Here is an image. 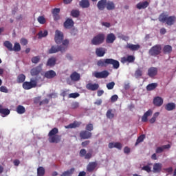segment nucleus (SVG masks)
Instances as JSON below:
<instances>
[{
	"mask_svg": "<svg viewBox=\"0 0 176 176\" xmlns=\"http://www.w3.org/2000/svg\"><path fill=\"white\" fill-rule=\"evenodd\" d=\"M54 41L57 45H60V43H62V45L58 47L52 45L51 48L48 50L49 54H54V53H58V52L64 53V52H65L67 49H68L69 41L67 39L64 41V34L61 31L56 30Z\"/></svg>",
	"mask_w": 176,
	"mask_h": 176,
	"instance_id": "obj_1",
	"label": "nucleus"
},
{
	"mask_svg": "<svg viewBox=\"0 0 176 176\" xmlns=\"http://www.w3.org/2000/svg\"><path fill=\"white\" fill-rule=\"evenodd\" d=\"M98 67H108V65H113V69H118L120 67V63L118 60L113 58L100 59L97 62Z\"/></svg>",
	"mask_w": 176,
	"mask_h": 176,
	"instance_id": "obj_2",
	"label": "nucleus"
},
{
	"mask_svg": "<svg viewBox=\"0 0 176 176\" xmlns=\"http://www.w3.org/2000/svg\"><path fill=\"white\" fill-rule=\"evenodd\" d=\"M159 21L161 23H166L167 25H174L176 21V16H168V14H166L165 13H162L159 18Z\"/></svg>",
	"mask_w": 176,
	"mask_h": 176,
	"instance_id": "obj_3",
	"label": "nucleus"
},
{
	"mask_svg": "<svg viewBox=\"0 0 176 176\" xmlns=\"http://www.w3.org/2000/svg\"><path fill=\"white\" fill-rule=\"evenodd\" d=\"M38 86V78H31L30 81H25L23 83V89L24 90H31Z\"/></svg>",
	"mask_w": 176,
	"mask_h": 176,
	"instance_id": "obj_4",
	"label": "nucleus"
},
{
	"mask_svg": "<svg viewBox=\"0 0 176 176\" xmlns=\"http://www.w3.org/2000/svg\"><path fill=\"white\" fill-rule=\"evenodd\" d=\"M105 41V34L103 33H100L96 36H94L91 43L92 45H95V46H98V45H101V43H104Z\"/></svg>",
	"mask_w": 176,
	"mask_h": 176,
	"instance_id": "obj_5",
	"label": "nucleus"
},
{
	"mask_svg": "<svg viewBox=\"0 0 176 176\" xmlns=\"http://www.w3.org/2000/svg\"><path fill=\"white\" fill-rule=\"evenodd\" d=\"M160 53H162V45H155L153 46L148 51L149 55L154 57L159 56Z\"/></svg>",
	"mask_w": 176,
	"mask_h": 176,
	"instance_id": "obj_6",
	"label": "nucleus"
},
{
	"mask_svg": "<svg viewBox=\"0 0 176 176\" xmlns=\"http://www.w3.org/2000/svg\"><path fill=\"white\" fill-rule=\"evenodd\" d=\"M93 76L98 79H105L109 76V72H108L107 70L102 71L100 72H95L93 74Z\"/></svg>",
	"mask_w": 176,
	"mask_h": 176,
	"instance_id": "obj_7",
	"label": "nucleus"
},
{
	"mask_svg": "<svg viewBox=\"0 0 176 176\" xmlns=\"http://www.w3.org/2000/svg\"><path fill=\"white\" fill-rule=\"evenodd\" d=\"M93 135V133L91 132H89V131H82L80 133V138L81 140H89L91 138Z\"/></svg>",
	"mask_w": 176,
	"mask_h": 176,
	"instance_id": "obj_8",
	"label": "nucleus"
},
{
	"mask_svg": "<svg viewBox=\"0 0 176 176\" xmlns=\"http://www.w3.org/2000/svg\"><path fill=\"white\" fill-rule=\"evenodd\" d=\"M48 141L50 144H58V142H60L61 141V135H55L53 136H49Z\"/></svg>",
	"mask_w": 176,
	"mask_h": 176,
	"instance_id": "obj_9",
	"label": "nucleus"
},
{
	"mask_svg": "<svg viewBox=\"0 0 176 176\" xmlns=\"http://www.w3.org/2000/svg\"><path fill=\"white\" fill-rule=\"evenodd\" d=\"M74 24L75 23L72 19L67 18L63 23V27H65V28L67 30H71V28L74 27Z\"/></svg>",
	"mask_w": 176,
	"mask_h": 176,
	"instance_id": "obj_10",
	"label": "nucleus"
},
{
	"mask_svg": "<svg viewBox=\"0 0 176 176\" xmlns=\"http://www.w3.org/2000/svg\"><path fill=\"white\" fill-rule=\"evenodd\" d=\"M135 61V57L133 55H129L127 57L121 58V63L124 64L125 63H134Z\"/></svg>",
	"mask_w": 176,
	"mask_h": 176,
	"instance_id": "obj_11",
	"label": "nucleus"
},
{
	"mask_svg": "<svg viewBox=\"0 0 176 176\" xmlns=\"http://www.w3.org/2000/svg\"><path fill=\"white\" fill-rule=\"evenodd\" d=\"M147 75H148L149 78H155L157 75V67H150L148 69Z\"/></svg>",
	"mask_w": 176,
	"mask_h": 176,
	"instance_id": "obj_12",
	"label": "nucleus"
},
{
	"mask_svg": "<svg viewBox=\"0 0 176 176\" xmlns=\"http://www.w3.org/2000/svg\"><path fill=\"white\" fill-rule=\"evenodd\" d=\"M86 87L87 90H91V91H96V90H98L100 87V85L97 83H94V84L88 83L87 84Z\"/></svg>",
	"mask_w": 176,
	"mask_h": 176,
	"instance_id": "obj_13",
	"label": "nucleus"
},
{
	"mask_svg": "<svg viewBox=\"0 0 176 176\" xmlns=\"http://www.w3.org/2000/svg\"><path fill=\"white\" fill-rule=\"evenodd\" d=\"M97 8L98 10H104L107 8V0H100L97 3Z\"/></svg>",
	"mask_w": 176,
	"mask_h": 176,
	"instance_id": "obj_14",
	"label": "nucleus"
},
{
	"mask_svg": "<svg viewBox=\"0 0 176 176\" xmlns=\"http://www.w3.org/2000/svg\"><path fill=\"white\" fill-rule=\"evenodd\" d=\"M116 41V36L113 34V33H110L107 34L106 38V43H113Z\"/></svg>",
	"mask_w": 176,
	"mask_h": 176,
	"instance_id": "obj_15",
	"label": "nucleus"
},
{
	"mask_svg": "<svg viewBox=\"0 0 176 176\" xmlns=\"http://www.w3.org/2000/svg\"><path fill=\"white\" fill-rule=\"evenodd\" d=\"M163 102V98L160 96H157L153 99V104L155 107H162Z\"/></svg>",
	"mask_w": 176,
	"mask_h": 176,
	"instance_id": "obj_16",
	"label": "nucleus"
},
{
	"mask_svg": "<svg viewBox=\"0 0 176 176\" xmlns=\"http://www.w3.org/2000/svg\"><path fill=\"white\" fill-rule=\"evenodd\" d=\"M56 75V72H54V70H49L45 73L44 76L47 79H53V78H54Z\"/></svg>",
	"mask_w": 176,
	"mask_h": 176,
	"instance_id": "obj_17",
	"label": "nucleus"
},
{
	"mask_svg": "<svg viewBox=\"0 0 176 176\" xmlns=\"http://www.w3.org/2000/svg\"><path fill=\"white\" fill-rule=\"evenodd\" d=\"M141 47V45H140L139 44H130L128 43L126 45V49H130L132 52H136L137 50H140Z\"/></svg>",
	"mask_w": 176,
	"mask_h": 176,
	"instance_id": "obj_18",
	"label": "nucleus"
},
{
	"mask_svg": "<svg viewBox=\"0 0 176 176\" xmlns=\"http://www.w3.org/2000/svg\"><path fill=\"white\" fill-rule=\"evenodd\" d=\"M70 79L72 80V82H78V80H80V74L76 72H74L70 75Z\"/></svg>",
	"mask_w": 176,
	"mask_h": 176,
	"instance_id": "obj_19",
	"label": "nucleus"
},
{
	"mask_svg": "<svg viewBox=\"0 0 176 176\" xmlns=\"http://www.w3.org/2000/svg\"><path fill=\"white\" fill-rule=\"evenodd\" d=\"M152 113H153V111H152L151 109H148L142 117V122H144V123L148 122V118L149 116H152Z\"/></svg>",
	"mask_w": 176,
	"mask_h": 176,
	"instance_id": "obj_20",
	"label": "nucleus"
},
{
	"mask_svg": "<svg viewBox=\"0 0 176 176\" xmlns=\"http://www.w3.org/2000/svg\"><path fill=\"white\" fill-rule=\"evenodd\" d=\"M148 6H149V2L148 1L140 2L136 5V8L139 9V10H141V9H146Z\"/></svg>",
	"mask_w": 176,
	"mask_h": 176,
	"instance_id": "obj_21",
	"label": "nucleus"
},
{
	"mask_svg": "<svg viewBox=\"0 0 176 176\" xmlns=\"http://www.w3.org/2000/svg\"><path fill=\"white\" fill-rule=\"evenodd\" d=\"M96 54L98 57H104L105 56V49L102 47L96 48Z\"/></svg>",
	"mask_w": 176,
	"mask_h": 176,
	"instance_id": "obj_22",
	"label": "nucleus"
},
{
	"mask_svg": "<svg viewBox=\"0 0 176 176\" xmlns=\"http://www.w3.org/2000/svg\"><path fill=\"white\" fill-rule=\"evenodd\" d=\"M41 71H42V69L39 67H36L31 69L30 74L32 76H36L41 74Z\"/></svg>",
	"mask_w": 176,
	"mask_h": 176,
	"instance_id": "obj_23",
	"label": "nucleus"
},
{
	"mask_svg": "<svg viewBox=\"0 0 176 176\" xmlns=\"http://www.w3.org/2000/svg\"><path fill=\"white\" fill-rule=\"evenodd\" d=\"M57 59L55 57H51L47 60V67H54L56 65V63Z\"/></svg>",
	"mask_w": 176,
	"mask_h": 176,
	"instance_id": "obj_24",
	"label": "nucleus"
},
{
	"mask_svg": "<svg viewBox=\"0 0 176 176\" xmlns=\"http://www.w3.org/2000/svg\"><path fill=\"white\" fill-rule=\"evenodd\" d=\"M79 5L82 8V9H87V8H90V2L89 0H81Z\"/></svg>",
	"mask_w": 176,
	"mask_h": 176,
	"instance_id": "obj_25",
	"label": "nucleus"
},
{
	"mask_svg": "<svg viewBox=\"0 0 176 176\" xmlns=\"http://www.w3.org/2000/svg\"><path fill=\"white\" fill-rule=\"evenodd\" d=\"M96 167H97V162H91L88 164L87 170L89 173H92V171L96 170Z\"/></svg>",
	"mask_w": 176,
	"mask_h": 176,
	"instance_id": "obj_26",
	"label": "nucleus"
},
{
	"mask_svg": "<svg viewBox=\"0 0 176 176\" xmlns=\"http://www.w3.org/2000/svg\"><path fill=\"white\" fill-rule=\"evenodd\" d=\"M82 124V122L74 121L73 123L69 124L66 126V129H76V127H79Z\"/></svg>",
	"mask_w": 176,
	"mask_h": 176,
	"instance_id": "obj_27",
	"label": "nucleus"
},
{
	"mask_svg": "<svg viewBox=\"0 0 176 176\" xmlns=\"http://www.w3.org/2000/svg\"><path fill=\"white\" fill-rule=\"evenodd\" d=\"M175 108H176V105H175V103L174 102H169L165 105L166 111H174Z\"/></svg>",
	"mask_w": 176,
	"mask_h": 176,
	"instance_id": "obj_28",
	"label": "nucleus"
},
{
	"mask_svg": "<svg viewBox=\"0 0 176 176\" xmlns=\"http://www.w3.org/2000/svg\"><path fill=\"white\" fill-rule=\"evenodd\" d=\"M170 148H171V145L170 144L163 145L161 147H157L156 148V153H162L164 149H170Z\"/></svg>",
	"mask_w": 176,
	"mask_h": 176,
	"instance_id": "obj_29",
	"label": "nucleus"
},
{
	"mask_svg": "<svg viewBox=\"0 0 176 176\" xmlns=\"http://www.w3.org/2000/svg\"><path fill=\"white\" fill-rule=\"evenodd\" d=\"M74 173H75V168H72L62 173L60 176H72V174H74Z\"/></svg>",
	"mask_w": 176,
	"mask_h": 176,
	"instance_id": "obj_30",
	"label": "nucleus"
},
{
	"mask_svg": "<svg viewBox=\"0 0 176 176\" xmlns=\"http://www.w3.org/2000/svg\"><path fill=\"white\" fill-rule=\"evenodd\" d=\"M162 164L161 163H155L153 165V173H160V171H162Z\"/></svg>",
	"mask_w": 176,
	"mask_h": 176,
	"instance_id": "obj_31",
	"label": "nucleus"
},
{
	"mask_svg": "<svg viewBox=\"0 0 176 176\" xmlns=\"http://www.w3.org/2000/svg\"><path fill=\"white\" fill-rule=\"evenodd\" d=\"M116 6H115V3L113 1H108L106 3V8L108 10H114Z\"/></svg>",
	"mask_w": 176,
	"mask_h": 176,
	"instance_id": "obj_32",
	"label": "nucleus"
},
{
	"mask_svg": "<svg viewBox=\"0 0 176 176\" xmlns=\"http://www.w3.org/2000/svg\"><path fill=\"white\" fill-rule=\"evenodd\" d=\"M156 87H157V82H153V83L148 84L146 86V89L147 91H152V90H155Z\"/></svg>",
	"mask_w": 176,
	"mask_h": 176,
	"instance_id": "obj_33",
	"label": "nucleus"
},
{
	"mask_svg": "<svg viewBox=\"0 0 176 176\" xmlns=\"http://www.w3.org/2000/svg\"><path fill=\"white\" fill-rule=\"evenodd\" d=\"M16 111L19 115H23V113H25V107L21 105H18L16 107Z\"/></svg>",
	"mask_w": 176,
	"mask_h": 176,
	"instance_id": "obj_34",
	"label": "nucleus"
},
{
	"mask_svg": "<svg viewBox=\"0 0 176 176\" xmlns=\"http://www.w3.org/2000/svg\"><path fill=\"white\" fill-rule=\"evenodd\" d=\"M0 113L1 114V116L3 118H5L6 116H8V115L10 114V110H9L8 109H4L3 107H1Z\"/></svg>",
	"mask_w": 176,
	"mask_h": 176,
	"instance_id": "obj_35",
	"label": "nucleus"
},
{
	"mask_svg": "<svg viewBox=\"0 0 176 176\" xmlns=\"http://www.w3.org/2000/svg\"><path fill=\"white\" fill-rule=\"evenodd\" d=\"M25 80V75L23 74H19L17 76L16 82L17 83H24V81Z\"/></svg>",
	"mask_w": 176,
	"mask_h": 176,
	"instance_id": "obj_36",
	"label": "nucleus"
},
{
	"mask_svg": "<svg viewBox=\"0 0 176 176\" xmlns=\"http://www.w3.org/2000/svg\"><path fill=\"white\" fill-rule=\"evenodd\" d=\"M113 112V110H112V109L107 110L106 113V116L107 119H113V118H115V114Z\"/></svg>",
	"mask_w": 176,
	"mask_h": 176,
	"instance_id": "obj_37",
	"label": "nucleus"
},
{
	"mask_svg": "<svg viewBox=\"0 0 176 176\" xmlns=\"http://www.w3.org/2000/svg\"><path fill=\"white\" fill-rule=\"evenodd\" d=\"M163 52L165 54H167L170 52H173V47H171L170 45H166L164 47Z\"/></svg>",
	"mask_w": 176,
	"mask_h": 176,
	"instance_id": "obj_38",
	"label": "nucleus"
},
{
	"mask_svg": "<svg viewBox=\"0 0 176 176\" xmlns=\"http://www.w3.org/2000/svg\"><path fill=\"white\" fill-rule=\"evenodd\" d=\"M49 32H47V30H44V32L41 30L38 33V39H41V38H45V36H47Z\"/></svg>",
	"mask_w": 176,
	"mask_h": 176,
	"instance_id": "obj_39",
	"label": "nucleus"
},
{
	"mask_svg": "<svg viewBox=\"0 0 176 176\" xmlns=\"http://www.w3.org/2000/svg\"><path fill=\"white\" fill-rule=\"evenodd\" d=\"M3 45L6 47H7L8 50H10V52H13V45L12 44V43L6 41L4 42Z\"/></svg>",
	"mask_w": 176,
	"mask_h": 176,
	"instance_id": "obj_40",
	"label": "nucleus"
},
{
	"mask_svg": "<svg viewBox=\"0 0 176 176\" xmlns=\"http://www.w3.org/2000/svg\"><path fill=\"white\" fill-rule=\"evenodd\" d=\"M57 134H58V129L55 127L49 132L48 137H53V135H57Z\"/></svg>",
	"mask_w": 176,
	"mask_h": 176,
	"instance_id": "obj_41",
	"label": "nucleus"
},
{
	"mask_svg": "<svg viewBox=\"0 0 176 176\" xmlns=\"http://www.w3.org/2000/svg\"><path fill=\"white\" fill-rule=\"evenodd\" d=\"M144 140H145V135H140L136 140L135 146H137V145H138L139 144H141V142H144Z\"/></svg>",
	"mask_w": 176,
	"mask_h": 176,
	"instance_id": "obj_42",
	"label": "nucleus"
},
{
	"mask_svg": "<svg viewBox=\"0 0 176 176\" xmlns=\"http://www.w3.org/2000/svg\"><path fill=\"white\" fill-rule=\"evenodd\" d=\"M37 175L38 176L45 175V168H43V166H39L37 168Z\"/></svg>",
	"mask_w": 176,
	"mask_h": 176,
	"instance_id": "obj_43",
	"label": "nucleus"
},
{
	"mask_svg": "<svg viewBox=\"0 0 176 176\" xmlns=\"http://www.w3.org/2000/svg\"><path fill=\"white\" fill-rule=\"evenodd\" d=\"M142 76V70L140 68L137 69L135 72V77L138 79V78H141Z\"/></svg>",
	"mask_w": 176,
	"mask_h": 176,
	"instance_id": "obj_44",
	"label": "nucleus"
},
{
	"mask_svg": "<svg viewBox=\"0 0 176 176\" xmlns=\"http://www.w3.org/2000/svg\"><path fill=\"white\" fill-rule=\"evenodd\" d=\"M80 14V12L78 10H73L71 12V16L72 17H76V18L79 17Z\"/></svg>",
	"mask_w": 176,
	"mask_h": 176,
	"instance_id": "obj_45",
	"label": "nucleus"
},
{
	"mask_svg": "<svg viewBox=\"0 0 176 176\" xmlns=\"http://www.w3.org/2000/svg\"><path fill=\"white\" fill-rule=\"evenodd\" d=\"M12 49L14 52H20V50H21V46L20 45V43H15Z\"/></svg>",
	"mask_w": 176,
	"mask_h": 176,
	"instance_id": "obj_46",
	"label": "nucleus"
},
{
	"mask_svg": "<svg viewBox=\"0 0 176 176\" xmlns=\"http://www.w3.org/2000/svg\"><path fill=\"white\" fill-rule=\"evenodd\" d=\"M39 61H41V56H36L32 58V63L33 64H38V63H39Z\"/></svg>",
	"mask_w": 176,
	"mask_h": 176,
	"instance_id": "obj_47",
	"label": "nucleus"
},
{
	"mask_svg": "<svg viewBox=\"0 0 176 176\" xmlns=\"http://www.w3.org/2000/svg\"><path fill=\"white\" fill-rule=\"evenodd\" d=\"M87 131H93V130H94V126H93V124L91 123H89L88 124L86 125V127H85Z\"/></svg>",
	"mask_w": 176,
	"mask_h": 176,
	"instance_id": "obj_48",
	"label": "nucleus"
},
{
	"mask_svg": "<svg viewBox=\"0 0 176 176\" xmlns=\"http://www.w3.org/2000/svg\"><path fill=\"white\" fill-rule=\"evenodd\" d=\"M37 21L40 24H45L46 23V19H45V16H40L38 17Z\"/></svg>",
	"mask_w": 176,
	"mask_h": 176,
	"instance_id": "obj_49",
	"label": "nucleus"
},
{
	"mask_svg": "<svg viewBox=\"0 0 176 176\" xmlns=\"http://www.w3.org/2000/svg\"><path fill=\"white\" fill-rule=\"evenodd\" d=\"M106 86H107L108 90H112V89H113V87H115V82L112 81L111 82H109L107 84Z\"/></svg>",
	"mask_w": 176,
	"mask_h": 176,
	"instance_id": "obj_50",
	"label": "nucleus"
},
{
	"mask_svg": "<svg viewBox=\"0 0 176 176\" xmlns=\"http://www.w3.org/2000/svg\"><path fill=\"white\" fill-rule=\"evenodd\" d=\"M85 159L87 160H89L93 157V151L89 152L85 154V157H84Z\"/></svg>",
	"mask_w": 176,
	"mask_h": 176,
	"instance_id": "obj_51",
	"label": "nucleus"
},
{
	"mask_svg": "<svg viewBox=\"0 0 176 176\" xmlns=\"http://www.w3.org/2000/svg\"><path fill=\"white\" fill-rule=\"evenodd\" d=\"M86 153H87V151H86V149L82 148L80 151V157H85L86 156Z\"/></svg>",
	"mask_w": 176,
	"mask_h": 176,
	"instance_id": "obj_52",
	"label": "nucleus"
},
{
	"mask_svg": "<svg viewBox=\"0 0 176 176\" xmlns=\"http://www.w3.org/2000/svg\"><path fill=\"white\" fill-rule=\"evenodd\" d=\"M79 108V102H74L72 104V109H76Z\"/></svg>",
	"mask_w": 176,
	"mask_h": 176,
	"instance_id": "obj_53",
	"label": "nucleus"
},
{
	"mask_svg": "<svg viewBox=\"0 0 176 176\" xmlns=\"http://www.w3.org/2000/svg\"><path fill=\"white\" fill-rule=\"evenodd\" d=\"M77 97H79L78 93H72L69 95V98H77Z\"/></svg>",
	"mask_w": 176,
	"mask_h": 176,
	"instance_id": "obj_54",
	"label": "nucleus"
},
{
	"mask_svg": "<svg viewBox=\"0 0 176 176\" xmlns=\"http://www.w3.org/2000/svg\"><path fill=\"white\" fill-rule=\"evenodd\" d=\"M0 91H1V93H8L9 90H8V88L5 86H1L0 87Z\"/></svg>",
	"mask_w": 176,
	"mask_h": 176,
	"instance_id": "obj_55",
	"label": "nucleus"
},
{
	"mask_svg": "<svg viewBox=\"0 0 176 176\" xmlns=\"http://www.w3.org/2000/svg\"><path fill=\"white\" fill-rule=\"evenodd\" d=\"M47 104H49V99H45L39 102L40 106L46 105Z\"/></svg>",
	"mask_w": 176,
	"mask_h": 176,
	"instance_id": "obj_56",
	"label": "nucleus"
},
{
	"mask_svg": "<svg viewBox=\"0 0 176 176\" xmlns=\"http://www.w3.org/2000/svg\"><path fill=\"white\" fill-rule=\"evenodd\" d=\"M20 42L21 45H22L23 46H25V45L28 43V41H27V39H25V38H22Z\"/></svg>",
	"mask_w": 176,
	"mask_h": 176,
	"instance_id": "obj_57",
	"label": "nucleus"
},
{
	"mask_svg": "<svg viewBox=\"0 0 176 176\" xmlns=\"http://www.w3.org/2000/svg\"><path fill=\"white\" fill-rule=\"evenodd\" d=\"M114 148L120 150L122 149V144L120 142L114 143Z\"/></svg>",
	"mask_w": 176,
	"mask_h": 176,
	"instance_id": "obj_58",
	"label": "nucleus"
},
{
	"mask_svg": "<svg viewBox=\"0 0 176 176\" xmlns=\"http://www.w3.org/2000/svg\"><path fill=\"white\" fill-rule=\"evenodd\" d=\"M142 170L146 171L147 173H151V168L149 166L146 165L142 168Z\"/></svg>",
	"mask_w": 176,
	"mask_h": 176,
	"instance_id": "obj_59",
	"label": "nucleus"
},
{
	"mask_svg": "<svg viewBox=\"0 0 176 176\" xmlns=\"http://www.w3.org/2000/svg\"><path fill=\"white\" fill-rule=\"evenodd\" d=\"M118 98H119L118 95L112 96L111 98V102H116V101H118Z\"/></svg>",
	"mask_w": 176,
	"mask_h": 176,
	"instance_id": "obj_60",
	"label": "nucleus"
},
{
	"mask_svg": "<svg viewBox=\"0 0 176 176\" xmlns=\"http://www.w3.org/2000/svg\"><path fill=\"white\" fill-rule=\"evenodd\" d=\"M89 144H90V140H86L85 142H82L81 143V145L83 148H85V146H87V145H89Z\"/></svg>",
	"mask_w": 176,
	"mask_h": 176,
	"instance_id": "obj_61",
	"label": "nucleus"
},
{
	"mask_svg": "<svg viewBox=\"0 0 176 176\" xmlns=\"http://www.w3.org/2000/svg\"><path fill=\"white\" fill-rule=\"evenodd\" d=\"M47 97L50 98H57V94L56 93H52L47 95Z\"/></svg>",
	"mask_w": 176,
	"mask_h": 176,
	"instance_id": "obj_62",
	"label": "nucleus"
},
{
	"mask_svg": "<svg viewBox=\"0 0 176 176\" xmlns=\"http://www.w3.org/2000/svg\"><path fill=\"white\" fill-rule=\"evenodd\" d=\"M60 14V8H54L52 10V14Z\"/></svg>",
	"mask_w": 176,
	"mask_h": 176,
	"instance_id": "obj_63",
	"label": "nucleus"
},
{
	"mask_svg": "<svg viewBox=\"0 0 176 176\" xmlns=\"http://www.w3.org/2000/svg\"><path fill=\"white\" fill-rule=\"evenodd\" d=\"M53 17H54V20L55 21L60 20V14H53Z\"/></svg>",
	"mask_w": 176,
	"mask_h": 176,
	"instance_id": "obj_64",
	"label": "nucleus"
}]
</instances>
